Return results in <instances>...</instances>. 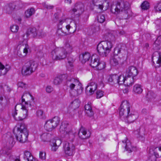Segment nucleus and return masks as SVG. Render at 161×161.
<instances>
[{
	"label": "nucleus",
	"instance_id": "48",
	"mask_svg": "<svg viewBox=\"0 0 161 161\" xmlns=\"http://www.w3.org/2000/svg\"><path fill=\"white\" fill-rule=\"evenodd\" d=\"M62 143L61 141L60 140H56L55 141V142H53L54 145H55L58 147H59V146Z\"/></svg>",
	"mask_w": 161,
	"mask_h": 161
},
{
	"label": "nucleus",
	"instance_id": "63",
	"mask_svg": "<svg viewBox=\"0 0 161 161\" xmlns=\"http://www.w3.org/2000/svg\"><path fill=\"white\" fill-rule=\"evenodd\" d=\"M15 161H20V159L19 158H16L15 160Z\"/></svg>",
	"mask_w": 161,
	"mask_h": 161
},
{
	"label": "nucleus",
	"instance_id": "27",
	"mask_svg": "<svg viewBox=\"0 0 161 161\" xmlns=\"http://www.w3.org/2000/svg\"><path fill=\"white\" fill-rule=\"evenodd\" d=\"M51 135L48 133H44L41 136V138L42 141L44 142L49 141Z\"/></svg>",
	"mask_w": 161,
	"mask_h": 161
},
{
	"label": "nucleus",
	"instance_id": "13",
	"mask_svg": "<svg viewBox=\"0 0 161 161\" xmlns=\"http://www.w3.org/2000/svg\"><path fill=\"white\" fill-rule=\"evenodd\" d=\"M63 149L66 157L72 156L75 153V147L72 143L65 142L63 146Z\"/></svg>",
	"mask_w": 161,
	"mask_h": 161
},
{
	"label": "nucleus",
	"instance_id": "39",
	"mask_svg": "<svg viewBox=\"0 0 161 161\" xmlns=\"http://www.w3.org/2000/svg\"><path fill=\"white\" fill-rule=\"evenodd\" d=\"M36 114L37 116L40 118L43 119L44 117V114L43 111L42 110H38L36 111Z\"/></svg>",
	"mask_w": 161,
	"mask_h": 161
},
{
	"label": "nucleus",
	"instance_id": "60",
	"mask_svg": "<svg viewBox=\"0 0 161 161\" xmlns=\"http://www.w3.org/2000/svg\"><path fill=\"white\" fill-rule=\"evenodd\" d=\"M120 34H121L122 35H123V34H124L125 33V32H124V31H121L120 32Z\"/></svg>",
	"mask_w": 161,
	"mask_h": 161
},
{
	"label": "nucleus",
	"instance_id": "41",
	"mask_svg": "<svg viewBox=\"0 0 161 161\" xmlns=\"http://www.w3.org/2000/svg\"><path fill=\"white\" fill-rule=\"evenodd\" d=\"M154 8L157 11H161V1L155 5Z\"/></svg>",
	"mask_w": 161,
	"mask_h": 161
},
{
	"label": "nucleus",
	"instance_id": "32",
	"mask_svg": "<svg viewBox=\"0 0 161 161\" xmlns=\"http://www.w3.org/2000/svg\"><path fill=\"white\" fill-rule=\"evenodd\" d=\"M8 70L7 68H5L4 66L0 62V75H5Z\"/></svg>",
	"mask_w": 161,
	"mask_h": 161
},
{
	"label": "nucleus",
	"instance_id": "28",
	"mask_svg": "<svg viewBox=\"0 0 161 161\" xmlns=\"http://www.w3.org/2000/svg\"><path fill=\"white\" fill-rule=\"evenodd\" d=\"M51 121L50 120L47 121L45 124L44 127L48 131H51L54 129L53 125L52 124Z\"/></svg>",
	"mask_w": 161,
	"mask_h": 161
},
{
	"label": "nucleus",
	"instance_id": "61",
	"mask_svg": "<svg viewBox=\"0 0 161 161\" xmlns=\"http://www.w3.org/2000/svg\"><path fill=\"white\" fill-rule=\"evenodd\" d=\"M3 100V97L2 96L0 97V100L1 101Z\"/></svg>",
	"mask_w": 161,
	"mask_h": 161
},
{
	"label": "nucleus",
	"instance_id": "5",
	"mask_svg": "<svg viewBox=\"0 0 161 161\" xmlns=\"http://www.w3.org/2000/svg\"><path fill=\"white\" fill-rule=\"evenodd\" d=\"M38 66L36 61L32 60H30L23 66L22 73L25 75H30L35 71Z\"/></svg>",
	"mask_w": 161,
	"mask_h": 161
},
{
	"label": "nucleus",
	"instance_id": "62",
	"mask_svg": "<svg viewBox=\"0 0 161 161\" xmlns=\"http://www.w3.org/2000/svg\"><path fill=\"white\" fill-rule=\"evenodd\" d=\"M31 161H38L37 160H36V159L33 158V160Z\"/></svg>",
	"mask_w": 161,
	"mask_h": 161
},
{
	"label": "nucleus",
	"instance_id": "55",
	"mask_svg": "<svg viewBox=\"0 0 161 161\" xmlns=\"http://www.w3.org/2000/svg\"><path fill=\"white\" fill-rule=\"evenodd\" d=\"M153 155L155 156V157L156 158H159L160 157L158 153L156 152H154Z\"/></svg>",
	"mask_w": 161,
	"mask_h": 161
},
{
	"label": "nucleus",
	"instance_id": "38",
	"mask_svg": "<svg viewBox=\"0 0 161 161\" xmlns=\"http://www.w3.org/2000/svg\"><path fill=\"white\" fill-rule=\"evenodd\" d=\"M105 17L102 14H99L97 16L98 21L100 23H103L105 21Z\"/></svg>",
	"mask_w": 161,
	"mask_h": 161
},
{
	"label": "nucleus",
	"instance_id": "52",
	"mask_svg": "<svg viewBox=\"0 0 161 161\" xmlns=\"http://www.w3.org/2000/svg\"><path fill=\"white\" fill-rule=\"evenodd\" d=\"M58 147L57 146L55 145H54V144L53 143V145H52V148H51V150L52 151H53L54 152H55L57 151V149H58Z\"/></svg>",
	"mask_w": 161,
	"mask_h": 161
},
{
	"label": "nucleus",
	"instance_id": "1",
	"mask_svg": "<svg viewBox=\"0 0 161 161\" xmlns=\"http://www.w3.org/2000/svg\"><path fill=\"white\" fill-rule=\"evenodd\" d=\"M25 96H29L31 97V99L34 101V97L29 92L24 93L22 96L21 97V101L22 103V110L20 112V116L17 117L15 115H17V112L16 109V105L15 107V111L13 113L12 115L13 118L16 121L22 120L23 119L26 118L28 116V111L29 109V108L31 107V104L30 102L27 100V101H25V99L23 98V97Z\"/></svg>",
	"mask_w": 161,
	"mask_h": 161
},
{
	"label": "nucleus",
	"instance_id": "44",
	"mask_svg": "<svg viewBox=\"0 0 161 161\" xmlns=\"http://www.w3.org/2000/svg\"><path fill=\"white\" fill-rule=\"evenodd\" d=\"M75 59H73L72 57H69L68 58V63L69 65L72 67L73 66V64L75 61Z\"/></svg>",
	"mask_w": 161,
	"mask_h": 161
},
{
	"label": "nucleus",
	"instance_id": "4",
	"mask_svg": "<svg viewBox=\"0 0 161 161\" xmlns=\"http://www.w3.org/2000/svg\"><path fill=\"white\" fill-rule=\"evenodd\" d=\"M113 45L109 41H102L97 45V50L99 55L107 56L111 51Z\"/></svg>",
	"mask_w": 161,
	"mask_h": 161
},
{
	"label": "nucleus",
	"instance_id": "15",
	"mask_svg": "<svg viewBox=\"0 0 161 161\" xmlns=\"http://www.w3.org/2000/svg\"><path fill=\"white\" fill-rule=\"evenodd\" d=\"M36 29L35 28H30L27 30L25 34H24L21 36V37L24 40H26L30 35L34 37L37 36Z\"/></svg>",
	"mask_w": 161,
	"mask_h": 161
},
{
	"label": "nucleus",
	"instance_id": "47",
	"mask_svg": "<svg viewBox=\"0 0 161 161\" xmlns=\"http://www.w3.org/2000/svg\"><path fill=\"white\" fill-rule=\"evenodd\" d=\"M37 36L39 37H42L44 36V34L42 30H38L36 31Z\"/></svg>",
	"mask_w": 161,
	"mask_h": 161
},
{
	"label": "nucleus",
	"instance_id": "2",
	"mask_svg": "<svg viewBox=\"0 0 161 161\" xmlns=\"http://www.w3.org/2000/svg\"><path fill=\"white\" fill-rule=\"evenodd\" d=\"M66 85L70 89L69 93L71 96L77 97L81 94L83 90L82 84L79 80L74 78L68 79Z\"/></svg>",
	"mask_w": 161,
	"mask_h": 161
},
{
	"label": "nucleus",
	"instance_id": "11",
	"mask_svg": "<svg viewBox=\"0 0 161 161\" xmlns=\"http://www.w3.org/2000/svg\"><path fill=\"white\" fill-rule=\"evenodd\" d=\"M29 50V46L27 43L18 45L15 51L17 55L19 57L24 58L27 56Z\"/></svg>",
	"mask_w": 161,
	"mask_h": 161
},
{
	"label": "nucleus",
	"instance_id": "50",
	"mask_svg": "<svg viewBox=\"0 0 161 161\" xmlns=\"http://www.w3.org/2000/svg\"><path fill=\"white\" fill-rule=\"evenodd\" d=\"M53 91V88L50 86H48L46 88V91L47 92H51Z\"/></svg>",
	"mask_w": 161,
	"mask_h": 161
},
{
	"label": "nucleus",
	"instance_id": "25",
	"mask_svg": "<svg viewBox=\"0 0 161 161\" xmlns=\"http://www.w3.org/2000/svg\"><path fill=\"white\" fill-rule=\"evenodd\" d=\"M33 157L32 154L28 151H25L24 153V158L27 161H31L33 160Z\"/></svg>",
	"mask_w": 161,
	"mask_h": 161
},
{
	"label": "nucleus",
	"instance_id": "49",
	"mask_svg": "<svg viewBox=\"0 0 161 161\" xmlns=\"http://www.w3.org/2000/svg\"><path fill=\"white\" fill-rule=\"evenodd\" d=\"M149 159L151 161H156L157 158L155 157V156L152 154L149 156Z\"/></svg>",
	"mask_w": 161,
	"mask_h": 161
},
{
	"label": "nucleus",
	"instance_id": "53",
	"mask_svg": "<svg viewBox=\"0 0 161 161\" xmlns=\"http://www.w3.org/2000/svg\"><path fill=\"white\" fill-rule=\"evenodd\" d=\"M161 39V37H158L157 40L155 41V43L158 45H160V44H161V41H160Z\"/></svg>",
	"mask_w": 161,
	"mask_h": 161
},
{
	"label": "nucleus",
	"instance_id": "3",
	"mask_svg": "<svg viewBox=\"0 0 161 161\" xmlns=\"http://www.w3.org/2000/svg\"><path fill=\"white\" fill-rule=\"evenodd\" d=\"M13 132L15 135L16 139L21 143H24L27 140L29 132L26 126L23 123H21L19 127L14 128Z\"/></svg>",
	"mask_w": 161,
	"mask_h": 161
},
{
	"label": "nucleus",
	"instance_id": "40",
	"mask_svg": "<svg viewBox=\"0 0 161 161\" xmlns=\"http://www.w3.org/2000/svg\"><path fill=\"white\" fill-rule=\"evenodd\" d=\"M10 29L12 32L16 33L19 29V27L17 25H13L11 26Z\"/></svg>",
	"mask_w": 161,
	"mask_h": 161
},
{
	"label": "nucleus",
	"instance_id": "36",
	"mask_svg": "<svg viewBox=\"0 0 161 161\" xmlns=\"http://www.w3.org/2000/svg\"><path fill=\"white\" fill-rule=\"evenodd\" d=\"M62 79L61 76H59L55 78L54 80L53 83L54 84L57 85L60 84L62 81Z\"/></svg>",
	"mask_w": 161,
	"mask_h": 161
},
{
	"label": "nucleus",
	"instance_id": "64",
	"mask_svg": "<svg viewBox=\"0 0 161 161\" xmlns=\"http://www.w3.org/2000/svg\"><path fill=\"white\" fill-rule=\"evenodd\" d=\"M158 148L159 150L160 151H161V147H158Z\"/></svg>",
	"mask_w": 161,
	"mask_h": 161
},
{
	"label": "nucleus",
	"instance_id": "46",
	"mask_svg": "<svg viewBox=\"0 0 161 161\" xmlns=\"http://www.w3.org/2000/svg\"><path fill=\"white\" fill-rule=\"evenodd\" d=\"M81 12H80L79 11V10L78 9V8H73L71 11V13L73 14H75V13L78 12V16H79L82 13V10H81Z\"/></svg>",
	"mask_w": 161,
	"mask_h": 161
},
{
	"label": "nucleus",
	"instance_id": "26",
	"mask_svg": "<svg viewBox=\"0 0 161 161\" xmlns=\"http://www.w3.org/2000/svg\"><path fill=\"white\" fill-rule=\"evenodd\" d=\"M50 120L52 122V124L53 128L54 129L59 125L60 119L58 117H54Z\"/></svg>",
	"mask_w": 161,
	"mask_h": 161
},
{
	"label": "nucleus",
	"instance_id": "10",
	"mask_svg": "<svg viewBox=\"0 0 161 161\" xmlns=\"http://www.w3.org/2000/svg\"><path fill=\"white\" fill-rule=\"evenodd\" d=\"M90 65L93 68H96L98 70H102L106 66V64L103 61H100L99 57L95 55H92L91 58Z\"/></svg>",
	"mask_w": 161,
	"mask_h": 161
},
{
	"label": "nucleus",
	"instance_id": "9",
	"mask_svg": "<svg viewBox=\"0 0 161 161\" xmlns=\"http://www.w3.org/2000/svg\"><path fill=\"white\" fill-rule=\"evenodd\" d=\"M60 133L63 134L67 139H72L74 135L71 128L69 127V125L67 121H63L59 129Z\"/></svg>",
	"mask_w": 161,
	"mask_h": 161
},
{
	"label": "nucleus",
	"instance_id": "21",
	"mask_svg": "<svg viewBox=\"0 0 161 161\" xmlns=\"http://www.w3.org/2000/svg\"><path fill=\"white\" fill-rule=\"evenodd\" d=\"M117 81L116 83L119 84V85H122L124 83H126L125 85H126V80L127 78V77L125 76V77L124 75H120L119 76L117 75Z\"/></svg>",
	"mask_w": 161,
	"mask_h": 161
},
{
	"label": "nucleus",
	"instance_id": "54",
	"mask_svg": "<svg viewBox=\"0 0 161 161\" xmlns=\"http://www.w3.org/2000/svg\"><path fill=\"white\" fill-rule=\"evenodd\" d=\"M45 8L47 9H52L53 8L54 6L50 5H45Z\"/></svg>",
	"mask_w": 161,
	"mask_h": 161
},
{
	"label": "nucleus",
	"instance_id": "17",
	"mask_svg": "<svg viewBox=\"0 0 161 161\" xmlns=\"http://www.w3.org/2000/svg\"><path fill=\"white\" fill-rule=\"evenodd\" d=\"M78 136L80 138L82 139H85L88 138L90 136V133H87L86 129L82 127L79 131Z\"/></svg>",
	"mask_w": 161,
	"mask_h": 161
},
{
	"label": "nucleus",
	"instance_id": "8",
	"mask_svg": "<svg viewBox=\"0 0 161 161\" xmlns=\"http://www.w3.org/2000/svg\"><path fill=\"white\" fill-rule=\"evenodd\" d=\"M51 53V57L54 60L64 59L66 58L68 54L65 49L63 47L56 48L52 51Z\"/></svg>",
	"mask_w": 161,
	"mask_h": 161
},
{
	"label": "nucleus",
	"instance_id": "7",
	"mask_svg": "<svg viewBox=\"0 0 161 161\" xmlns=\"http://www.w3.org/2000/svg\"><path fill=\"white\" fill-rule=\"evenodd\" d=\"M129 9L128 6L124 2H118L111 5V11L113 13L117 15L122 12L127 14V11Z\"/></svg>",
	"mask_w": 161,
	"mask_h": 161
},
{
	"label": "nucleus",
	"instance_id": "29",
	"mask_svg": "<svg viewBox=\"0 0 161 161\" xmlns=\"http://www.w3.org/2000/svg\"><path fill=\"white\" fill-rule=\"evenodd\" d=\"M35 12V9L33 8L27 9L25 12V15L26 18H29L33 15Z\"/></svg>",
	"mask_w": 161,
	"mask_h": 161
},
{
	"label": "nucleus",
	"instance_id": "56",
	"mask_svg": "<svg viewBox=\"0 0 161 161\" xmlns=\"http://www.w3.org/2000/svg\"><path fill=\"white\" fill-rule=\"evenodd\" d=\"M96 6H98V8L100 9L101 10H102L103 8V5L102 4H99L98 5H96Z\"/></svg>",
	"mask_w": 161,
	"mask_h": 161
},
{
	"label": "nucleus",
	"instance_id": "19",
	"mask_svg": "<svg viewBox=\"0 0 161 161\" xmlns=\"http://www.w3.org/2000/svg\"><path fill=\"white\" fill-rule=\"evenodd\" d=\"M122 142L124 143L125 149L129 153L131 152L134 151L135 148L132 147L130 141L127 138L123 141Z\"/></svg>",
	"mask_w": 161,
	"mask_h": 161
},
{
	"label": "nucleus",
	"instance_id": "33",
	"mask_svg": "<svg viewBox=\"0 0 161 161\" xmlns=\"http://www.w3.org/2000/svg\"><path fill=\"white\" fill-rule=\"evenodd\" d=\"M80 103V102L79 100L76 99L71 103V106L73 108L75 109L79 107Z\"/></svg>",
	"mask_w": 161,
	"mask_h": 161
},
{
	"label": "nucleus",
	"instance_id": "6",
	"mask_svg": "<svg viewBox=\"0 0 161 161\" xmlns=\"http://www.w3.org/2000/svg\"><path fill=\"white\" fill-rule=\"evenodd\" d=\"M138 73V71L135 67H130L127 69L125 76L127 77L126 80L127 86H130L134 84L136 80L135 79L134 77L137 75Z\"/></svg>",
	"mask_w": 161,
	"mask_h": 161
},
{
	"label": "nucleus",
	"instance_id": "24",
	"mask_svg": "<svg viewBox=\"0 0 161 161\" xmlns=\"http://www.w3.org/2000/svg\"><path fill=\"white\" fill-rule=\"evenodd\" d=\"M80 57L82 58V62L85 63L89 60L91 58V54L89 53L86 52L84 53H83Z\"/></svg>",
	"mask_w": 161,
	"mask_h": 161
},
{
	"label": "nucleus",
	"instance_id": "22",
	"mask_svg": "<svg viewBox=\"0 0 161 161\" xmlns=\"http://www.w3.org/2000/svg\"><path fill=\"white\" fill-rule=\"evenodd\" d=\"M142 86L138 84H135L133 86V91L136 94H141L143 91Z\"/></svg>",
	"mask_w": 161,
	"mask_h": 161
},
{
	"label": "nucleus",
	"instance_id": "14",
	"mask_svg": "<svg viewBox=\"0 0 161 161\" xmlns=\"http://www.w3.org/2000/svg\"><path fill=\"white\" fill-rule=\"evenodd\" d=\"M120 117L124 116L125 114L129 113L130 112V104L129 102L126 100L123 101L119 108Z\"/></svg>",
	"mask_w": 161,
	"mask_h": 161
},
{
	"label": "nucleus",
	"instance_id": "18",
	"mask_svg": "<svg viewBox=\"0 0 161 161\" xmlns=\"http://www.w3.org/2000/svg\"><path fill=\"white\" fill-rule=\"evenodd\" d=\"M97 87V84L94 82H92L87 85L86 88V92H89L90 95H92L96 90Z\"/></svg>",
	"mask_w": 161,
	"mask_h": 161
},
{
	"label": "nucleus",
	"instance_id": "59",
	"mask_svg": "<svg viewBox=\"0 0 161 161\" xmlns=\"http://www.w3.org/2000/svg\"><path fill=\"white\" fill-rule=\"evenodd\" d=\"M70 27V26L69 25H68L66 26V28L67 30H69Z\"/></svg>",
	"mask_w": 161,
	"mask_h": 161
},
{
	"label": "nucleus",
	"instance_id": "43",
	"mask_svg": "<svg viewBox=\"0 0 161 161\" xmlns=\"http://www.w3.org/2000/svg\"><path fill=\"white\" fill-rule=\"evenodd\" d=\"M104 92L101 90H98L96 93L97 98H100L102 97L103 95Z\"/></svg>",
	"mask_w": 161,
	"mask_h": 161
},
{
	"label": "nucleus",
	"instance_id": "12",
	"mask_svg": "<svg viewBox=\"0 0 161 161\" xmlns=\"http://www.w3.org/2000/svg\"><path fill=\"white\" fill-rule=\"evenodd\" d=\"M124 47V46L119 45L114 48V56L110 60V63L112 65L115 66L119 64V58L117 56L121 53V51L123 50L122 47Z\"/></svg>",
	"mask_w": 161,
	"mask_h": 161
},
{
	"label": "nucleus",
	"instance_id": "35",
	"mask_svg": "<svg viewBox=\"0 0 161 161\" xmlns=\"http://www.w3.org/2000/svg\"><path fill=\"white\" fill-rule=\"evenodd\" d=\"M141 6L142 10H147L149 8V3L148 2L145 1L141 4Z\"/></svg>",
	"mask_w": 161,
	"mask_h": 161
},
{
	"label": "nucleus",
	"instance_id": "58",
	"mask_svg": "<svg viewBox=\"0 0 161 161\" xmlns=\"http://www.w3.org/2000/svg\"><path fill=\"white\" fill-rule=\"evenodd\" d=\"M64 22V21L63 20H59V24L61 25Z\"/></svg>",
	"mask_w": 161,
	"mask_h": 161
},
{
	"label": "nucleus",
	"instance_id": "45",
	"mask_svg": "<svg viewBox=\"0 0 161 161\" xmlns=\"http://www.w3.org/2000/svg\"><path fill=\"white\" fill-rule=\"evenodd\" d=\"M15 143V142L14 141V138L13 137H11L9 139V146L10 147H13Z\"/></svg>",
	"mask_w": 161,
	"mask_h": 161
},
{
	"label": "nucleus",
	"instance_id": "16",
	"mask_svg": "<svg viewBox=\"0 0 161 161\" xmlns=\"http://www.w3.org/2000/svg\"><path fill=\"white\" fill-rule=\"evenodd\" d=\"M122 120H123L125 122L131 123L133 122L137 118L134 114L129 113L127 114H125L123 116L120 117Z\"/></svg>",
	"mask_w": 161,
	"mask_h": 161
},
{
	"label": "nucleus",
	"instance_id": "37",
	"mask_svg": "<svg viewBox=\"0 0 161 161\" xmlns=\"http://www.w3.org/2000/svg\"><path fill=\"white\" fill-rule=\"evenodd\" d=\"M18 87H21L24 89H26L28 87V85L22 82H19L17 84Z\"/></svg>",
	"mask_w": 161,
	"mask_h": 161
},
{
	"label": "nucleus",
	"instance_id": "34",
	"mask_svg": "<svg viewBox=\"0 0 161 161\" xmlns=\"http://www.w3.org/2000/svg\"><path fill=\"white\" fill-rule=\"evenodd\" d=\"M57 36H58L59 37H61L62 36H65L67 35L66 32H64L61 28L58 29L56 33Z\"/></svg>",
	"mask_w": 161,
	"mask_h": 161
},
{
	"label": "nucleus",
	"instance_id": "42",
	"mask_svg": "<svg viewBox=\"0 0 161 161\" xmlns=\"http://www.w3.org/2000/svg\"><path fill=\"white\" fill-rule=\"evenodd\" d=\"M39 158L42 160H44L46 158V153L44 152L40 151L39 153Z\"/></svg>",
	"mask_w": 161,
	"mask_h": 161
},
{
	"label": "nucleus",
	"instance_id": "57",
	"mask_svg": "<svg viewBox=\"0 0 161 161\" xmlns=\"http://www.w3.org/2000/svg\"><path fill=\"white\" fill-rule=\"evenodd\" d=\"M137 132H138V135H137L136 137L138 138H140V137L141 138H142V136H140L139 132L138 131H137Z\"/></svg>",
	"mask_w": 161,
	"mask_h": 161
},
{
	"label": "nucleus",
	"instance_id": "30",
	"mask_svg": "<svg viewBox=\"0 0 161 161\" xmlns=\"http://www.w3.org/2000/svg\"><path fill=\"white\" fill-rule=\"evenodd\" d=\"M65 51L67 52V53H71L72 51L73 47L72 45L68 41L66 42L65 44Z\"/></svg>",
	"mask_w": 161,
	"mask_h": 161
},
{
	"label": "nucleus",
	"instance_id": "31",
	"mask_svg": "<svg viewBox=\"0 0 161 161\" xmlns=\"http://www.w3.org/2000/svg\"><path fill=\"white\" fill-rule=\"evenodd\" d=\"M16 7V4L15 3H11L9 4L8 7L6 8L7 13L10 14L14 10Z\"/></svg>",
	"mask_w": 161,
	"mask_h": 161
},
{
	"label": "nucleus",
	"instance_id": "20",
	"mask_svg": "<svg viewBox=\"0 0 161 161\" xmlns=\"http://www.w3.org/2000/svg\"><path fill=\"white\" fill-rule=\"evenodd\" d=\"M85 112L86 114L89 116L92 117L94 114L93 112L92 111L91 105V103H88L85 106Z\"/></svg>",
	"mask_w": 161,
	"mask_h": 161
},
{
	"label": "nucleus",
	"instance_id": "23",
	"mask_svg": "<svg viewBox=\"0 0 161 161\" xmlns=\"http://www.w3.org/2000/svg\"><path fill=\"white\" fill-rule=\"evenodd\" d=\"M117 77V75L112 74L108 76L106 78L109 83H116Z\"/></svg>",
	"mask_w": 161,
	"mask_h": 161
},
{
	"label": "nucleus",
	"instance_id": "51",
	"mask_svg": "<svg viewBox=\"0 0 161 161\" xmlns=\"http://www.w3.org/2000/svg\"><path fill=\"white\" fill-rule=\"evenodd\" d=\"M156 63L160 65H161V53H159L158 57V60L156 61Z\"/></svg>",
	"mask_w": 161,
	"mask_h": 161
}]
</instances>
